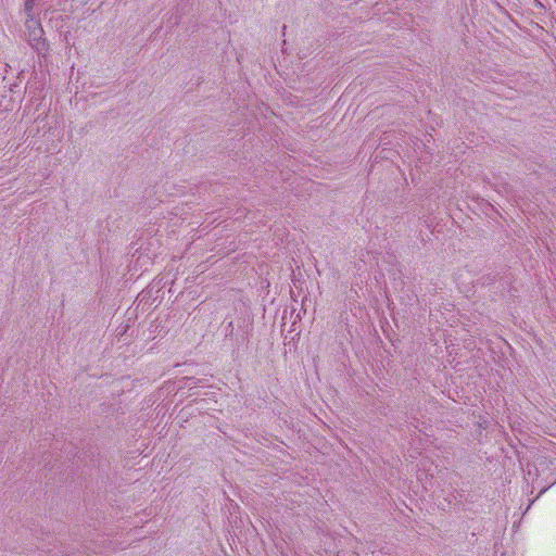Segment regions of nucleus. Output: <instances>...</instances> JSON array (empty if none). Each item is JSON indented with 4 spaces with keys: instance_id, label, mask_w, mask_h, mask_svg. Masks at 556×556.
Listing matches in <instances>:
<instances>
[{
    "instance_id": "obj_1",
    "label": "nucleus",
    "mask_w": 556,
    "mask_h": 556,
    "mask_svg": "<svg viewBox=\"0 0 556 556\" xmlns=\"http://www.w3.org/2000/svg\"><path fill=\"white\" fill-rule=\"evenodd\" d=\"M27 28L29 29V43L38 52L46 49V41L42 38L43 29L40 24L34 20L27 22Z\"/></svg>"
},
{
    "instance_id": "obj_2",
    "label": "nucleus",
    "mask_w": 556,
    "mask_h": 556,
    "mask_svg": "<svg viewBox=\"0 0 556 556\" xmlns=\"http://www.w3.org/2000/svg\"><path fill=\"white\" fill-rule=\"evenodd\" d=\"M31 8H33V0H26V2H25L26 11H30Z\"/></svg>"
}]
</instances>
